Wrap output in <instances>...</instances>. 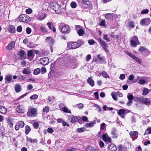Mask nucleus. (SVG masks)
<instances>
[{"label": "nucleus", "mask_w": 151, "mask_h": 151, "mask_svg": "<svg viewBox=\"0 0 151 151\" xmlns=\"http://www.w3.org/2000/svg\"><path fill=\"white\" fill-rule=\"evenodd\" d=\"M51 8L57 14L62 12L64 9L56 2H53L50 4Z\"/></svg>", "instance_id": "f257e3e1"}, {"label": "nucleus", "mask_w": 151, "mask_h": 151, "mask_svg": "<svg viewBox=\"0 0 151 151\" xmlns=\"http://www.w3.org/2000/svg\"><path fill=\"white\" fill-rule=\"evenodd\" d=\"M37 113V109L31 107L28 109L27 114L29 117H34L36 116Z\"/></svg>", "instance_id": "f03ea898"}, {"label": "nucleus", "mask_w": 151, "mask_h": 151, "mask_svg": "<svg viewBox=\"0 0 151 151\" xmlns=\"http://www.w3.org/2000/svg\"><path fill=\"white\" fill-rule=\"evenodd\" d=\"M80 44L77 42H69L68 43V47L70 49H74L79 47Z\"/></svg>", "instance_id": "7ed1b4c3"}, {"label": "nucleus", "mask_w": 151, "mask_h": 151, "mask_svg": "<svg viewBox=\"0 0 151 151\" xmlns=\"http://www.w3.org/2000/svg\"><path fill=\"white\" fill-rule=\"evenodd\" d=\"M19 20L22 22H28L31 20L30 17L25 14L20 15L19 17Z\"/></svg>", "instance_id": "20e7f679"}, {"label": "nucleus", "mask_w": 151, "mask_h": 151, "mask_svg": "<svg viewBox=\"0 0 151 151\" xmlns=\"http://www.w3.org/2000/svg\"><path fill=\"white\" fill-rule=\"evenodd\" d=\"M137 100L139 102L146 105L149 104L150 102V100L148 99L145 98L143 97L137 98Z\"/></svg>", "instance_id": "39448f33"}, {"label": "nucleus", "mask_w": 151, "mask_h": 151, "mask_svg": "<svg viewBox=\"0 0 151 151\" xmlns=\"http://www.w3.org/2000/svg\"><path fill=\"white\" fill-rule=\"evenodd\" d=\"M151 20L150 18H146L141 20L140 24L142 26H147L150 24Z\"/></svg>", "instance_id": "423d86ee"}, {"label": "nucleus", "mask_w": 151, "mask_h": 151, "mask_svg": "<svg viewBox=\"0 0 151 151\" xmlns=\"http://www.w3.org/2000/svg\"><path fill=\"white\" fill-rule=\"evenodd\" d=\"M98 39L100 44V45L104 50L106 52H108V50L107 48L108 46L107 44L105 41L102 40L101 38H99Z\"/></svg>", "instance_id": "0eeeda50"}, {"label": "nucleus", "mask_w": 151, "mask_h": 151, "mask_svg": "<svg viewBox=\"0 0 151 151\" xmlns=\"http://www.w3.org/2000/svg\"><path fill=\"white\" fill-rule=\"evenodd\" d=\"M126 53L130 57L134 60L135 61L137 62L139 64H141L142 62V60L140 58L135 56L134 55H133L132 53L129 52H126Z\"/></svg>", "instance_id": "6e6552de"}, {"label": "nucleus", "mask_w": 151, "mask_h": 151, "mask_svg": "<svg viewBox=\"0 0 151 151\" xmlns=\"http://www.w3.org/2000/svg\"><path fill=\"white\" fill-rule=\"evenodd\" d=\"M81 27L80 25H76V29L78 35L79 36H83L84 35L85 32L83 29L80 28Z\"/></svg>", "instance_id": "1a4fd4ad"}, {"label": "nucleus", "mask_w": 151, "mask_h": 151, "mask_svg": "<svg viewBox=\"0 0 151 151\" xmlns=\"http://www.w3.org/2000/svg\"><path fill=\"white\" fill-rule=\"evenodd\" d=\"M35 54L33 53V50H30L28 51L27 52V59L31 61L34 58Z\"/></svg>", "instance_id": "9d476101"}, {"label": "nucleus", "mask_w": 151, "mask_h": 151, "mask_svg": "<svg viewBox=\"0 0 151 151\" xmlns=\"http://www.w3.org/2000/svg\"><path fill=\"white\" fill-rule=\"evenodd\" d=\"M68 119L71 122L75 123L80 120V117H79L71 115L69 116Z\"/></svg>", "instance_id": "9b49d317"}, {"label": "nucleus", "mask_w": 151, "mask_h": 151, "mask_svg": "<svg viewBox=\"0 0 151 151\" xmlns=\"http://www.w3.org/2000/svg\"><path fill=\"white\" fill-rule=\"evenodd\" d=\"M24 125V122L20 121L18 122L15 126V129L16 130H18L19 129L20 127L22 128Z\"/></svg>", "instance_id": "f8f14e48"}, {"label": "nucleus", "mask_w": 151, "mask_h": 151, "mask_svg": "<svg viewBox=\"0 0 151 151\" xmlns=\"http://www.w3.org/2000/svg\"><path fill=\"white\" fill-rule=\"evenodd\" d=\"M46 17V14L43 13H39L37 15V19L39 20H42Z\"/></svg>", "instance_id": "ddd939ff"}, {"label": "nucleus", "mask_w": 151, "mask_h": 151, "mask_svg": "<svg viewBox=\"0 0 151 151\" xmlns=\"http://www.w3.org/2000/svg\"><path fill=\"white\" fill-rule=\"evenodd\" d=\"M49 59L47 57L43 58L40 60V63L43 65H47L49 63Z\"/></svg>", "instance_id": "4468645a"}, {"label": "nucleus", "mask_w": 151, "mask_h": 151, "mask_svg": "<svg viewBox=\"0 0 151 151\" xmlns=\"http://www.w3.org/2000/svg\"><path fill=\"white\" fill-rule=\"evenodd\" d=\"M61 31L63 33H69L70 32L69 26L68 25H65L63 27L61 28Z\"/></svg>", "instance_id": "2eb2a0df"}, {"label": "nucleus", "mask_w": 151, "mask_h": 151, "mask_svg": "<svg viewBox=\"0 0 151 151\" xmlns=\"http://www.w3.org/2000/svg\"><path fill=\"white\" fill-rule=\"evenodd\" d=\"M111 133L113 138H117V130L116 128H113L111 130Z\"/></svg>", "instance_id": "dca6fc26"}, {"label": "nucleus", "mask_w": 151, "mask_h": 151, "mask_svg": "<svg viewBox=\"0 0 151 151\" xmlns=\"http://www.w3.org/2000/svg\"><path fill=\"white\" fill-rule=\"evenodd\" d=\"M47 25L48 27V28L50 29H52V31L54 32L56 31L55 28L54 27V25L52 22H48L47 24Z\"/></svg>", "instance_id": "f3484780"}, {"label": "nucleus", "mask_w": 151, "mask_h": 151, "mask_svg": "<svg viewBox=\"0 0 151 151\" xmlns=\"http://www.w3.org/2000/svg\"><path fill=\"white\" fill-rule=\"evenodd\" d=\"M116 147L113 144H110L108 147V150L109 151H116Z\"/></svg>", "instance_id": "a211bd4d"}, {"label": "nucleus", "mask_w": 151, "mask_h": 151, "mask_svg": "<svg viewBox=\"0 0 151 151\" xmlns=\"http://www.w3.org/2000/svg\"><path fill=\"white\" fill-rule=\"evenodd\" d=\"M87 82L91 86L93 87L94 86V81L91 77H89L87 80Z\"/></svg>", "instance_id": "6ab92c4d"}, {"label": "nucleus", "mask_w": 151, "mask_h": 151, "mask_svg": "<svg viewBox=\"0 0 151 151\" xmlns=\"http://www.w3.org/2000/svg\"><path fill=\"white\" fill-rule=\"evenodd\" d=\"M129 135L131 138H137L138 135V132L137 131L131 132L129 133Z\"/></svg>", "instance_id": "aec40b11"}, {"label": "nucleus", "mask_w": 151, "mask_h": 151, "mask_svg": "<svg viewBox=\"0 0 151 151\" xmlns=\"http://www.w3.org/2000/svg\"><path fill=\"white\" fill-rule=\"evenodd\" d=\"M96 123V120L90 122L89 123H87L85 124V127H93L94 125Z\"/></svg>", "instance_id": "412c9836"}, {"label": "nucleus", "mask_w": 151, "mask_h": 151, "mask_svg": "<svg viewBox=\"0 0 151 151\" xmlns=\"http://www.w3.org/2000/svg\"><path fill=\"white\" fill-rule=\"evenodd\" d=\"M15 46V42L14 41L11 42L6 47V48L9 50H11Z\"/></svg>", "instance_id": "4be33fe9"}, {"label": "nucleus", "mask_w": 151, "mask_h": 151, "mask_svg": "<svg viewBox=\"0 0 151 151\" xmlns=\"http://www.w3.org/2000/svg\"><path fill=\"white\" fill-rule=\"evenodd\" d=\"M8 29V30L11 33H14L15 31L14 27L12 25H10L9 26Z\"/></svg>", "instance_id": "5701e85b"}, {"label": "nucleus", "mask_w": 151, "mask_h": 151, "mask_svg": "<svg viewBox=\"0 0 151 151\" xmlns=\"http://www.w3.org/2000/svg\"><path fill=\"white\" fill-rule=\"evenodd\" d=\"M30 69L28 68H27L24 69L22 71V73L24 74L29 75L30 73Z\"/></svg>", "instance_id": "b1692460"}, {"label": "nucleus", "mask_w": 151, "mask_h": 151, "mask_svg": "<svg viewBox=\"0 0 151 151\" xmlns=\"http://www.w3.org/2000/svg\"><path fill=\"white\" fill-rule=\"evenodd\" d=\"M15 89L17 93L19 92L21 90V88L20 85L19 84H17L15 85Z\"/></svg>", "instance_id": "393cba45"}, {"label": "nucleus", "mask_w": 151, "mask_h": 151, "mask_svg": "<svg viewBox=\"0 0 151 151\" xmlns=\"http://www.w3.org/2000/svg\"><path fill=\"white\" fill-rule=\"evenodd\" d=\"M16 110L17 112L19 113H23L24 111V110L19 105L17 107Z\"/></svg>", "instance_id": "a878e982"}, {"label": "nucleus", "mask_w": 151, "mask_h": 151, "mask_svg": "<svg viewBox=\"0 0 151 151\" xmlns=\"http://www.w3.org/2000/svg\"><path fill=\"white\" fill-rule=\"evenodd\" d=\"M130 43L132 46L134 47H136L137 45H139L140 44L139 41H137L134 40H131Z\"/></svg>", "instance_id": "bb28decb"}, {"label": "nucleus", "mask_w": 151, "mask_h": 151, "mask_svg": "<svg viewBox=\"0 0 151 151\" xmlns=\"http://www.w3.org/2000/svg\"><path fill=\"white\" fill-rule=\"evenodd\" d=\"M105 18L109 20L113 19V16L111 14L108 13L106 14Z\"/></svg>", "instance_id": "cd10ccee"}, {"label": "nucleus", "mask_w": 151, "mask_h": 151, "mask_svg": "<svg viewBox=\"0 0 151 151\" xmlns=\"http://www.w3.org/2000/svg\"><path fill=\"white\" fill-rule=\"evenodd\" d=\"M87 151H99L98 150L91 146L88 147L87 148Z\"/></svg>", "instance_id": "c85d7f7f"}, {"label": "nucleus", "mask_w": 151, "mask_h": 151, "mask_svg": "<svg viewBox=\"0 0 151 151\" xmlns=\"http://www.w3.org/2000/svg\"><path fill=\"white\" fill-rule=\"evenodd\" d=\"M5 79L6 81L5 82V83H6V82H9L11 81L12 79V76L11 75H6L5 76Z\"/></svg>", "instance_id": "c756f323"}, {"label": "nucleus", "mask_w": 151, "mask_h": 151, "mask_svg": "<svg viewBox=\"0 0 151 151\" xmlns=\"http://www.w3.org/2000/svg\"><path fill=\"white\" fill-rule=\"evenodd\" d=\"M0 112L2 114H5L7 112L6 109L2 106H0Z\"/></svg>", "instance_id": "7c9ffc66"}, {"label": "nucleus", "mask_w": 151, "mask_h": 151, "mask_svg": "<svg viewBox=\"0 0 151 151\" xmlns=\"http://www.w3.org/2000/svg\"><path fill=\"white\" fill-rule=\"evenodd\" d=\"M142 95L144 96L147 95L149 92V89L146 88H144L142 91Z\"/></svg>", "instance_id": "2f4dec72"}, {"label": "nucleus", "mask_w": 151, "mask_h": 151, "mask_svg": "<svg viewBox=\"0 0 151 151\" xmlns=\"http://www.w3.org/2000/svg\"><path fill=\"white\" fill-rule=\"evenodd\" d=\"M41 31L42 32H47V28L45 26H41L40 28Z\"/></svg>", "instance_id": "473e14b6"}, {"label": "nucleus", "mask_w": 151, "mask_h": 151, "mask_svg": "<svg viewBox=\"0 0 151 151\" xmlns=\"http://www.w3.org/2000/svg\"><path fill=\"white\" fill-rule=\"evenodd\" d=\"M139 51L140 52H143L146 51L148 53H149V51L143 47H141L139 48Z\"/></svg>", "instance_id": "72a5a7b5"}, {"label": "nucleus", "mask_w": 151, "mask_h": 151, "mask_svg": "<svg viewBox=\"0 0 151 151\" xmlns=\"http://www.w3.org/2000/svg\"><path fill=\"white\" fill-rule=\"evenodd\" d=\"M30 129L29 126L27 125L25 127V133L26 134H27L30 131Z\"/></svg>", "instance_id": "f704fd0d"}, {"label": "nucleus", "mask_w": 151, "mask_h": 151, "mask_svg": "<svg viewBox=\"0 0 151 151\" xmlns=\"http://www.w3.org/2000/svg\"><path fill=\"white\" fill-rule=\"evenodd\" d=\"M111 95L112 98L114 100L116 101L118 99L116 97L117 95L116 92H112L111 93Z\"/></svg>", "instance_id": "c9c22d12"}, {"label": "nucleus", "mask_w": 151, "mask_h": 151, "mask_svg": "<svg viewBox=\"0 0 151 151\" xmlns=\"http://www.w3.org/2000/svg\"><path fill=\"white\" fill-rule=\"evenodd\" d=\"M125 112V110L123 109H121L119 110L118 114L119 115H120L122 118H124V116H122V115Z\"/></svg>", "instance_id": "e433bc0d"}, {"label": "nucleus", "mask_w": 151, "mask_h": 151, "mask_svg": "<svg viewBox=\"0 0 151 151\" xmlns=\"http://www.w3.org/2000/svg\"><path fill=\"white\" fill-rule=\"evenodd\" d=\"M63 111L65 113H68L71 114V111L70 110L68 109L65 107H63L62 108Z\"/></svg>", "instance_id": "4c0bfd02"}, {"label": "nucleus", "mask_w": 151, "mask_h": 151, "mask_svg": "<svg viewBox=\"0 0 151 151\" xmlns=\"http://www.w3.org/2000/svg\"><path fill=\"white\" fill-rule=\"evenodd\" d=\"M102 75L105 78H109V76L106 72L105 71H103L102 72Z\"/></svg>", "instance_id": "58836bf2"}, {"label": "nucleus", "mask_w": 151, "mask_h": 151, "mask_svg": "<svg viewBox=\"0 0 151 151\" xmlns=\"http://www.w3.org/2000/svg\"><path fill=\"white\" fill-rule=\"evenodd\" d=\"M25 53V52L24 51L21 50L19 52V55L20 57H22L24 56Z\"/></svg>", "instance_id": "ea45409f"}, {"label": "nucleus", "mask_w": 151, "mask_h": 151, "mask_svg": "<svg viewBox=\"0 0 151 151\" xmlns=\"http://www.w3.org/2000/svg\"><path fill=\"white\" fill-rule=\"evenodd\" d=\"M40 68H37L35 69L34 71V74L35 75H37L39 74L40 72Z\"/></svg>", "instance_id": "a19ab883"}, {"label": "nucleus", "mask_w": 151, "mask_h": 151, "mask_svg": "<svg viewBox=\"0 0 151 151\" xmlns=\"http://www.w3.org/2000/svg\"><path fill=\"white\" fill-rule=\"evenodd\" d=\"M146 134H151V127L148 128L146 130L145 133Z\"/></svg>", "instance_id": "79ce46f5"}, {"label": "nucleus", "mask_w": 151, "mask_h": 151, "mask_svg": "<svg viewBox=\"0 0 151 151\" xmlns=\"http://www.w3.org/2000/svg\"><path fill=\"white\" fill-rule=\"evenodd\" d=\"M17 76L18 79L20 81H23L25 78V77L21 75H18Z\"/></svg>", "instance_id": "37998d69"}, {"label": "nucleus", "mask_w": 151, "mask_h": 151, "mask_svg": "<svg viewBox=\"0 0 151 151\" xmlns=\"http://www.w3.org/2000/svg\"><path fill=\"white\" fill-rule=\"evenodd\" d=\"M85 128L84 127H82V128H78L77 129V132H79L80 133L81 132H83L84 131H85Z\"/></svg>", "instance_id": "c03bdc74"}, {"label": "nucleus", "mask_w": 151, "mask_h": 151, "mask_svg": "<svg viewBox=\"0 0 151 151\" xmlns=\"http://www.w3.org/2000/svg\"><path fill=\"white\" fill-rule=\"evenodd\" d=\"M149 12V10L147 9H144L141 11V13L142 14H145Z\"/></svg>", "instance_id": "a18cd8bd"}, {"label": "nucleus", "mask_w": 151, "mask_h": 151, "mask_svg": "<svg viewBox=\"0 0 151 151\" xmlns=\"http://www.w3.org/2000/svg\"><path fill=\"white\" fill-rule=\"evenodd\" d=\"M38 95L37 94H34L30 97L31 100L36 99L38 98Z\"/></svg>", "instance_id": "49530a36"}, {"label": "nucleus", "mask_w": 151, "mask_h": 151, "mask_svg": "<svg viewBox=\"0 0 151 151\" xmlns=\"http://www.w3.org/2000/svg\"><path fill=\"white\" fill-rule=\"evenodd\" d=\"M146 82V81L144 79H140L139 80L138 83L140 85H144Z\"/></svg>", "instance_id": "de8ad7c7"}, {"label": "nucleus", "mask_w": 151, "mask_h": 151, "mask_svg": "<svg viewBox=\"0 0 151 151\" xmlns=\"http://www.w3.org/2000/svg\"><path fill=\"white\" fill-rule=\"evenodd\" d=\"M49 111V107L47 106H46L45 107H44L43 109V111L44 112H46L47 113Z\"/></svg>", "instance_id": "09e8293b"}, {"label": "nucleus", "mask_w": 151, "mask_h": 151, "mask_svg": "<svg viewBox=\"0 0 151 151\" xmlns=\"http://www.w3.org/2000/svg\"><path fill=\"white\" fill-rule=\"evenodd\" d=\"M70 6L72 8H75L76 7L77 5L75 2L73 1L70 4Z\"/></svg>", "instance_id": "8fccbe9b"}, {"label": "nucleus", "mask_w": 151, "mask_h": 151, "mask_svg": "<svg viewBox=\"0 0 151 151\" xmlns=\"http://www.w3.org/2000/svg\"><path fill=\"white\" fill-rule=\"evenodd\" d=\"M127 98L128 100H132L133 99V96L132 95L128 93L127 96Z\"/></svg>", "instance_id": "3c124183"}, {"label": "nucleus", "mask_w": 151, "mask_h": 151, "mask_svg": "<svg viewBox=\"0 0 151 151\" xmlns=\"http://www.w3.org/2000/svg\"><path fill=\"white\" fill-rule=\"evenodd\" d=\"M27 140L30 143H34L35 142L36 139H33L31 138H28L27 139Z\"/></svg>", "instance_id": "603ef678"}, {"label": "nucleus", "mask_w": 151, "mask_h": 151, "mask_svg": "<svg viewBox=\"0 0 151 151\" xmlns=\"http://www.w3.org/2000/svg\"><path fill=\"white\" fill-rule=\"evenodd\" d=\"M25 12L27 14H30L32 12V10L31 8H28L26 9Z\"/></svg>", "instance_id": "864d4df0"}, {"label": "nucleus", "mask_w": 151, "mask_h": 151, "mask_svg": "<svg viewBox=\"0 0 151 151\" xmlns=\"http://www.w3.org/2000/svg\"><path fill=\"white\" fill-rule=\"evenodd\" d=\"M108 36L107 35H104L103 39L106 40V42H109L110 41L109 39L107 37Z\"/></svg>", "instance_id": "5fc2aeb1"}, {"label": "nucleus", "mask_w": 151, "mask_h": 151, "mask_svg": "<svg viewBox=\"0 0 151 151\" xmlns=\"http://www.w3.org/2000/svg\"><path fill=\"white\" fill-rule=\"evenodd\" d=\"M33 126L35 128L37 129L38 128L39 124L37 122H34L33 124Z\"/></svg>", "instance_id": "6e6d98bb"}, {"label": "nucleus", "mask_w": 151, "mask_h": 151, "mask_svg": "<svg viewBox=\"0 0 151 151\" xmlns=\"http://www.w3.org/2000/svg\"><path fill=\"white\" fill-rule=\"evenodd\" d=\"M129 27L132 28H134V24L133 22H129Z\"/></svg>", "instance_id": "4d7b16f0"}, {"label": "nucleus", "mask_w": 151, "mask_h": 151, "mask_svg": "<svg viewBox=\"0 0 151 151\" xmlns=\"http://www.w3.org/2000/svg\"><path fill=\"white\" fill-rule=\"evenodd\" d=\"M27 46L30 48H32L35 47V44L33 42H31L29 44H28Z\"/></svg>", "instance_id": "13d9d810"}, {"label": "nucleus", "mask_w": 151, "mask_h": 151, "mask_svg": "<svg viewBox=\"0 0 151 151\" xmlns=\"http://www.w3.org/2000/svg\"><path fill=\"white\" fill-rule=\"evenodd\" d=\"M22 27L21 26H19L17 27V31L19 32H22Z\"/></svg>", "instance_id": "bf43d9fd"}, {"label": "nucleus", "mask_w": 151, "mask_h": 151, "mask_svg": "<svg viewBox=\"0 0 151 151\" xmlns=\"http://www.w3.org/2000/svg\"><path fill=\"white\" fill-rule=\"evenodd\" d=\"M82 119L85 122H88V118L85 116H83L82 117Z\"/></svg>", "instance_id": "052dcab7"}, {"label": "nucleus", "mask_w": 151, "mask_h": 151, "mask_svg": "<svg viewBox=\"0 0 151 151\" xmlns=\"http://www.w3.org/2000/svg\"><path fill=\"white\" fill-rule=\"evenodd\" d=\"M88 43L90 45H93L95 43V41L93 40H90L88 41Z\"/></svg>", "instance_id": "680f3d73"}, {"label": "nucleus", "mask_w": 151, "mask_h": 151, "mask_svg": "<svg viewBox=\"0 0 151 151\" xmlns=\"http://www.w3.org/2000/svg\"><path fill=\"white\" fill-rule=\"evenodd\" d=\"M31 29L29 27H27L26 29V31L27 33L28 34H30L31 32Z\"/></svg>", "instance_id": "e2e57ef3"}, {"label": "nucleus", "mask_w": 151, "mask_h": 151, "mask_svg": "<svg viewBox=\"0 0 151 151\" xmlns=\"http://www.w3.org/2000/svg\"><path fill=\"white\" fill-rule=\"evenodd\" d=\"M108 137V136L107 134H103L102 136V139L104 141L106 140V139Z\"/></svg>", "instance_id": "0e129e2a"}, {"label": "nucleus", "mask_w": 151, "mask_h": 151, "mask_svg": "<svg viewBox=\"0 0 151 151\" xmlns=\"http://www.w3.org/2000/svg\"><path fill=\"white\" fill-rule=\"evenodd\" d=\"M110 36L112 37L113 39H117L118 38V36L117 35H114L113 34H111L110 35Z\"/></svg>", "instance_id": "69168bd1"}, {"label": "nucleus", "mask_w": 151, "mask_h": 151, "mask_svg": "<svg viewBox=\"0 0 151 151\" xmlns=\"http://www.w3.org/2000/svg\"><path fill=\"white\" fill-rule=\"evenodd\" d=\"M91 55L90 54L88 55L86 58V60L87 61H88L91 59Z\"/></svg>", "instance_id": "338daca9"}, {"label": "nucleus", "mask_w": 151, "mask_h": 151, "mask_svg": "<svg viewBox=\"0 0 151 151\" xmlns=\"http://www.w3.org/2000/svg\"><path fill=\"white\" fill-rule=\"evenodd\" d=\"M47 131L49 133H52L53 132L54 130L51 128H48L47 129Z\"/></svg>", "instance_id": "774afa93"}]
</instances>
